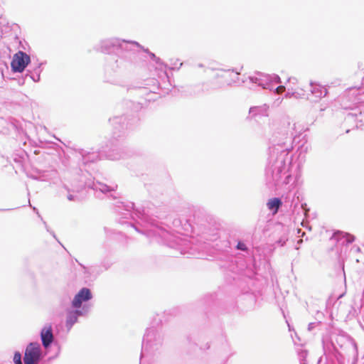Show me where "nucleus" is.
<instances>
[{
  "mask_svg": "<svg viewBox=\"0 0 364 364\" xmlns=\"http://www.w3.org/2000/svg\"><path fill=\"white\" fill-rule=\"evenodd\" d=\"M282 201L278 198H273L268 200L267 206L268 209L272 211L273 214H276L278 212L279 208L282 205Z\"/></svg>",
  "mask_w": 364,
  "mask_h": 364,
  "instance_id": "423d86ee",
  "label": "nucleus"
},
{
  "mask_svg": "<svg viewBox=\"0 0 364 364\" xmlns=\"http://www.w3.org/2000/svg\"><path fill=\"white\" fill-rule=\"evenodd\" d=\"M41 358V349L38 343H29L25 350L23 361L25 364H38Z\"/></svg>",
  "mask_w": 364,
  "mask_h": 364,
  "instance_id": "f257e3e1",
  "label": "nucleus"
},
{
  "mask_svg": "<svg viewBox=\"0 0 364 364\" xmlns=\"http://www.w3.org/2000/svg\"><path fill=\"white\" fill-rule=\"evenodd\" d=\"M343 237L346 238L347 243H351L355 240V237L349 233H344Z\"/></svg>",
  "mask_w": 364,
  "mask_h": 364,
  "instance_id": "6e6552de",
  "label": "nucleus"
},
{
  "mask_svg": "<svg viewBox=\"0 0 364 364\" xmlns=\"http://www.w3.org/2000/svg\"><path fill=\"white\" fill-rule=\"evenodd\" d=\"M237 248L238 250H247L246 245L244 243L240 242L237 243Z\"/></svg>",
  "mask_w": 364,
  "mask_h": 364,
  "instance_id": "1a4fd4ad",
  "label": "nucleus"
},
{
  "mask_svg": "<svg viewBox=\"0 0 364 364\" xmlns=\"http://www.w3.org/2000/svg\"><path fill=\"white\" fill-rule=\"evenodd\" d=\"M92 299V294L89 289L82 288L80 291L75 296L72 306L75 309L81 307L82 302L89 301Z\"/></svg>",
  "mask_w": 364,
  "mask_h": 364,
  "instance_id": "7ed1b4c3",
  "label": "nucleus"
},
{
  "mask_svg": "<svg viewBox=\"0 0 364 364\" xmlns=\"http://www.w3.org/2000/svg\"><path fill=\"white\" fill-rule=\"evenodd\" d=\"M285 90V87L284 86H279L277 89H276V92L278 94H280V93H282L283 92H284Z\"/></svg>",
  "mask_w": 364,
  "mask_h": 364,
  "instance_id": "9d476101",
  "label": "nucleus"
},
{
  "mask_svg": "<svg viewBox=\"0 0 364 364\" xmlns=\"http://www.w3.org/2000/svg\"><path fill=\"white\" fill-rule=\"evenodd\" d=\"M14 362L15 364H22L21 354L19 352H16L14 355Z\"/></svg>",
  "mask_w": 364,
  "mask_h": 364,
  "instance_id": "0eeeda50",
  "label": "nucleus"
},
{
  "mask_svg": "<svg viewBox=\"0 0 364 364\" xmlns=\"http://www.w3.org/2000/svg\"><path fill=\"white\" fill-rule=\"evenodd\" d=\"M42 343L45 348L48 347L53 340L52 328L50 326L44 327L41 333Z\"/></svg>",
  "mask_w": 364,
  "mask_h": 364,
  "instance_id": "20e7f679",
  "label": "nucleus"
},
{
  "mask_svg": "<svg viewBox=\"0 0 364 364\" xmlns=\"http://www.w3.org/2000/svg\"><path fill=\"white\" fill-rule=\"evenodd\" d=\"M82 314V311L75 310H68L66 314V326L70 329L77 321L79 316Z\"/></svg>",
  "mask_w": 364,
  "mask_h": 364,
  "instance_id": "39448f33",
  "label": "nucleus"
},
{
  "mask_svg": "<svg viewBox=\"0 0 364 364\" xmlns=\"http://www.w3.org/2000/svg\"><path fill=\"white\" fill-rule=\"evenodd\" d=\"M30 62L31 58L28 55L23 51H18L14 55L11 67L14 72L22 73Z\"/></svg>",
  "mask_w": 364,
  "mask_h": 364,
  "instance_id": "f03ea898",
  "label": "nucleus"
}]
</instances>
